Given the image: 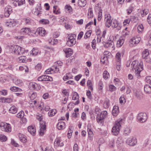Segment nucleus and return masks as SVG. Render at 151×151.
Segmentation results:
<instances>
[{
	"label": "nucleus",
	"instance_id": "1",
	"mask_svg": "<svg viewBox=\"0 0 151 151\" xmlns=\"http://www.w3.org/2000/svg\"><path fill=\"white\" fill-rule=\"evenodd\" d=\"M132 70H135V74L137 78L139 79L140 77V73L143 68V63L140 61L139 63L137 60L133 61L131 65Z\"/></svg>",
	"mask_w": 151,
	"mask_h": 151
},
{
	"label": "nucleus",
	"instance_id": "2",
	"mask_svg": "<svg viewBox=\"0 0 151 151\" xmlns=\"http://www.w3.org/2000/svg\"><path fill=\"white\" fill-rule=\"evenodd\" d=\"M0 128L3 131L9 132L11 131V127L10 124L4 122L0 123Z\"/></svg>",
	"mask_w": 151,
	"mask_h": 151
},
{
	"label": "nucleus",
	"instance_id": "3",
	"mask_svg": "<svg viewBox=\"0 0 151 151\" xmlns=\"http://www.w3.org/2000/svg\"><path fill=\"white\" fill-rule=\"evenodd\" d=\"M67 42V45L69 46H72L76 43V35L75 34H70L68 36Z\"/></svg>",
	"mask_w": 151,
	"mask_h": 151
},
{
	"label": "nucleus",
	"instance_id": "4",
	"mask_svg": "<svg viewBox=\"0 0 151 151\" xmlns=\"http://www.w3.org/2000/svg\"><path fill=\"white\" fill-rule=\"evenodd\" d=\"M141 40V38L140 37L135 36L133 37L130 41V46L132 47L136 45L140 42Z\"/></svg>",
	"mask_w": 151,
	"mask_h": 151
},
{
	"label": "nucleus",
	"instance_id": "5",
	"mask_svg": "<svg viewBox=\"0 0 151 151\" xmlns=\"http://www.w3.org/2000/svg\"><path fill=\"white\" fill-rule=\"evenodd\" d=\"M137 118L139 122L143 123L146 121L147 119V116L146 113L141 112L138 114Z\"/></svg>",
	"mask_w": 151,
	"mask_h": 151
},
{
	"label": "nucleus",
	"instance_id": "6",
	"mask_svg": "<svg viewBox=\"0 0 151 151\" xmlns=\"http://www.w3.org/2000/svg\"><path fill=\"white\" fill-rule=\"evenodd\" d=\"M120 126V124L118 122L113 127L111 131L114 135L116 136L119 133Z\"/></svg>",
	"mask_w": 151,
	"mask_h": 151
},
{
	"label": "nucleus",
	"instance_id": "7",
	"mask_svg": "<svg viewBox=\"0 0 151 151\" xmlns=\"http://www.w3.org/2000/svg\"><path fill=\"white\" fill-rule=\"evenodd\" d=\"M109 39L106 42H102V43L105 47L109 48L111 47L113 48L114 47V45L113 42L114 39L113 40H109Z\"/></svg>",
	"mask_w": 151,
	"mask_h": 151
},
{
	"label": "nucleus",
	"instance_id": "8",
	"mask_svg": "<svg viewBox=\"0 0 151 151\" xmlns=\"http://www.w3.org/2000/svg\"><path fill=\"white\" fill-rule=\"evenodd\" d=\"M64 145V144L62 142L60 137H57L54 142V146L56 148L58 147H62Z\"/></svg>",
	"mask_w": 151,
	"mask_h": 151
},
{
	"label": "nucleus",
	"instance_id": "9",
	"mask_svg": "<svg viewBox=\"0 0 151 151\" xmlns=\"http://www.w3.org/2000/svg\"><path fill=\"white\" fill-rule=\"evenodd\" d=\"M127 144L131 146H133L137 143L136 139L135 137L128 138L126 141Z\"/></svg>",
	"mask_w": 151,
	"mask_h": 151
},
{
	"label": "nucleus",
	"instance_id": "10",
	"mask_svg": "<svg viewBox=\"0 0 151 151\" xmlns=\"http://www.w3.org/2000/svg\"><path fill=\"white\" fill-rule=\"evenodd\" d=\"M4 16L6 17H8L12 12V7L9 6H7L4 9Z\"/></svg>",
	"mask_w": 151,
	"mask_h": 151
},
{
	"label": "nucleus",
	"instance_id": "11",
	"mask_svg": "<svg viewBox=\"0 0 151 151\" xmlns=\"http://www.w3.org/2000/svg\"><path fill=\"white\" fill-rule=\"evenodd\" d=\"M20 49H21V47L16 45H13L11 46L9 48V50L10 51H13L15 54H17L19 50H20Z\"/></svg>",
	"mask_w": 151,
	"mask_h": 151
},
{
	"label": "nucleus",
	"instance_id": "12",
	"mask_svg": "<svg viewBox=\"0 0 151 151\" xmlns=\"http://www.w3.org/2000/svg\"><path fill=\"white\" fill-rule=\"evenodd\" d=\"M105 18L106 19V26L108 27H109L111 25L112 21L111 20V17L109 14H106Z\"/></svg>",
	"mask_w": 151,
	"mask_h": 151
},
{
	"label": "nucleus",
	"instance_id": "13",
	"mask_svg": "<svg viewBox=\"0 0 151 151\" xmlns=\"http://www.w3.org/2000/svg\"><path fill=\"white\" fill-rule=\"evenodd\" d=\"M42 122H40V129L39 131V134L40 135L42 136L44 134V131L45 130L46 125L44 122L41 123Z\"/></svg>",
	"mask_w": 151,
	"mask_h": 151
},
{
	"label": "nucleus",
	"instance_id": "14",
	"mask_svg": "<svg viewBox=\"0 0 151 151\" xmlns=\"http://www.w3.org/2000/svg\"><path fill=\"white\" fill-rule=\"evenodd\" d=\"M112 27L116 28V29L118 30H119L121 29V26L119 24L118 22L115 20L112 21L111 25Z\"/></svg>",
	"mask_w": 151,
	"mask_h": 151
},
{
	"label": "nucleus",
	"instance_id": "15",
	"mask_svg": "<svg viewBox=\"0 0 151 151\" xmlns=\"http://www.w3.org/2000/svg\"><path fill=\"white\" fill-rule=\"evenodd\" d=\"M23 20L27 26L31 25L33 21L31 19L28 17L24 18Z\"/></svg>",
	"mask_w": 151,
	"mask_h": 151
},
{
	"label": "nucleus",
	"instance_id": "16",
	"mask_svg": "<svg viewBox=\"0 0 151 151\" xmlns=\"http://www.w3.org/2000/svg\"><path fill=\"white\" fill-rule=\"evenodd\" d=\"M37 32L40 35L42 36H45L46 33L45 29L42 27H40L37 29Z\"/></svg>",
	"mask_w": 151,
	"mask_h": 151
},
{
	"label": "nucleus",
	"instance_id": "17",
	"mask_svg": "<svg viewBox=\"0 0 151 151\" xmlns=\"http://www.w3.org/2000/svg\"><path fill=\"white\" fill-rule=\"evenodd\" d=\"M119 113V108L118 106H114L112 111V115L114 116H117Z\"/></svg>",
	"mask_w": 151,
	"mask_h": 151
},
{
	"label": "nucleus",
	"instance_id": "18",
	"mask_svg": "<svg viewBox=\"0 0 151 151\" xmlns=\"http://www.w3.org/2000/svg\"><path fill=\"white\" fill-rule=\"evenodd\" d=\"M28 132L32 135H34L36 133V130L35 128L32 126H29L27 128Z\"/></svg>",
	"mask_w": 151,
	"mask_h": 151
},
{
	"label": "nucleus",
	"instance_id": "19",
	"mask_svg": "<svg viewBox=\"0 0 151 151\" xmlns=\"http://www.w3.org/2000/svg\"><path fill=\"white\" fill-rule=\"evenodd\" d=\"M104 117L102 114H98L96 117V120L97 122L99 124H102L104 122Z\"/></svg>",
	"mask_w": 151,
	"mask_h": 151
},
{
	"label": "nucleus",
	"instance_id": "20",
	"mask_svg": "<svg viewBox=\"0 0 151 151\" xmlns=\"http://www.w3.org/2000/svg\"><path fill=\"white\" fill-rule=\"evenodd\" d=\"M30 32V29L29 28L25 27L21 30V32L23 35L29 34Z\"/></svg>",
	"mask_w": 151,
	"mask_h": 151
},
{
	"label": "nucleus",
	"instance_id": "21",
	"mask_svg": "<svg viewBox=\"0 0 151 151\" xmlns=\"http://www.w3.org/2000/svg\"><path fill=\"white\" fill-rule=\"evenodd\" d=\"M124 41V40L122 37L119 38L116 44V47H121L123 45Z\"/></svg>",
	"mask_w": 151,
	"mask_h": 151
},
{
	"label": "nucleus",
	"instance_id": "22",
	"mask_svg": "<svg viewBox=\"0 0 151 151\" xmlns=\"http://www.w3.org/2000/svg\"><path fill=\"white\" fill-rule=\"evenodd\" d=\"M144 89L146 93L147 94L151 93V87L150 85H145L144 86Z\"/></svg>",
	"mask_w": 151,
	"mask_h": 151
},
{
	"label": "nucleus",
	"instance_id": "23",
	"mask_svg": "<svg viewBox=\"0 0 151 151\" xmlns=\"http://www.w3.org/2000/svg\"><path fill=\"white\" fill-rule=\"evenodd\" d=\"M18 59L19 62L20 63H26L28 61V59L25 56H21Z\"/></svg>",
	"mask_w": 151,
	"mask_h": 151
},
{
	"label": "nucleus",
	"instance_id": "24",
	"mask_svg": "<svg viewBox=\"0 0 151 151\" xmlns=\"http://www.w3.org/2000/svg\"><path fill=\"white\" fill-rule=\"evenodd\" d=\"M65 123L63 122H61L58 123L57 124V126L58 129L61 130L65 128Z\"/></svg>",
	"mask_w": 151,
	"mask_h": 151
},
{
	"label": "nucleus",
	"instance_id": "25",
	"mask_svg": "<svg viewBox=\"0 0 151 151\" xmlns=\"http://www.w3.org/2000/svg\"><path fill=\"white\" fill-rule=\"evenodd\" d=\"M64 50L65 53L66 54L67 57H68V56H69L72 54V50L70 48L64 49Z\"/></svg>",
	"mask_w": 151,
	"mask_h": 151
},
{
	"label": "nucleus",
	"instance_id": "26",
	"mask_svg": "<svg viewBox=\"0 0 151 151\" xmlns=\"http://www.w3.org/2000/svg\"><path fill=\"white\" fill-rule=\"evenodd\" d=\"M17 108L15 106L13 105L9 109V112L12 114H14L17 112Z\"/></svg>",
	"mask_w": 151,
	"mask_h": 151
},
{
	"label": "nucleus",
	"instance_id": "27",
	"mask_svg": "<svg viewBox=\"0 0 151 151\" xmlns=\"http://www.w3.org/2000/svg\"><path fill=\"white\" fill-rule=\"evenodd\" d=\"M78 6L81 7H84L86 4V0H78Z\"/></svg>",
	"mask_w": 151,
	"mask_h": 151
},
{
	"label": "nucleus",
	"instance_id": "28",
	"mask_svg": "<svg viewBox=\"0 0 151 151\" xmlns=\"http://www.w3.org/2000/svg\"><path fill=\"white\" fill-rule=\"evenodd\" d=\"M60 68H61L59 67L58 66H56L55 65L52 66V68H51V70L52 71H54L55 73H57L59 71Z\"/></svg>",
	"mask_w": 151,
	"mask_h": 151
},
{
	"label": "nucleus",
	"instance_id": "29",
	"mask_svg": "<svg viewBox=\"0 0 151 151\" xmlns=\"http://www.w3.org/2000/svg\"><path fill=\"white\" fill-rule=\"evenodd\" d=\"M104 107L105 109L108 108L109 106V101L108 99H106L103 104Z\"/></svg>",
	"mask_w": 151,
	"mask_h": 151
},
{
	"label": "nucleus",
	"instance_id": "30",
	"mask_svg": "<svg viewBox=\"0 0 151 151\" xmlns=\"http://www.w3.org/2000/svg\"><path fill=\"white\" fill-rule=\"evenodd\" d=\"M65 9H67V11L70 14L73 13V9L69 5H66L65 6Z\"/></svg>",
	"mask_w": 151,
	"mask_h": 151
},
{
	"label": "nucleus",
	"instance_id": "31",
	"mask_svg": "<svg viewBox=\"0 0 151 151\" xmlns=\"http://www.w3.org/2000/svg\"><path fill=\"white\" fill-rule=\"evenodd\" d=\"M57 111L55 109H52L50 110L48 113V115L49 116H54L56 113Z\"/></svg>",
	"mask_w": 151,
	"mask_h": 151
},
{
	"label": "nucleus",
	"instance_id": "32",
	"mask_svg": "<svg viewBox=\"0 0 151 151\" xmlns=\"http://www.w3.org/2000/svg\"><path fill=\"white\" fill-rule=\"evenodd\" d=\"M10 90L14 92L18 91L20 92L22 91V90L21 88L16 86H13L11 87L10 88Z\"/></svg>",
	"mask_w": 151,
	"mask_h": 151
},
{
	"label": "nucleus",
	"instance_id": "33",
	"mask_svg": "<svg viewBox=\"0 0 151 151\" xmlns=\"http://www.w3.org/2000/svg\"><path fill=\"white\" fill-rule=\"evenodd\" d=\"M149 55V52L148 50H145L142 52V57L143 58H146L148 57Z\"/></svg>",
	"mask_w": 151,
	"mask_h": 151
},
{
	"label": "nucleus",
	"instance_id": "34",
	"mask_svg": "<svg viewBox=\"0 0 151 151\" xmlns=\"http://www.w3.org/2000/svg\"><path fill=\"white\" fill-rule=\"evenodd\" d=\"M123 141L122 138L121 137H118L116 141V144L118 147L122 145L123 143Z\"/></svg>",
	"mask_w": 151,
	"mask_h": 151
},
{
	"label": "nucleus",
	"instance_id": "35",
	"mask_svg": "<svg viewBox=\"0 0 151 151\" xmlns=\"http://www.w3.org/2000/svg\"><path fill=\"white\" fill-rule=\"evenodd\" d=\"M149 12V10L148 9H145L143 10L141 12V15L142 17H144Z\"/></svg>",
	"mask_w": 151,
	"mask_h": 151
},
{
	"label": "nucleus",
	"instance_id": "36",
	"mask_svg": "<svg viewBox=\"0 0 151 151\" xmlns=\"http://www.w3.org/2000/svg\"><path fill=\"white\" fill-rule=\"evenodd\" d=\"M91 8H90L88 9V18H91L93 17V13L92 10H91Z\"/></svg>",
	"mask_w": 151,
	"mask_h": 151
},
{
	"label": "nucleus",
	"instance_id": "37",
	"mask_svg": "<svg viewBox=\"0 0 151 151\" xmlns=\"http://www.w3.org/2000/svg\"><path fill=\"white\" fill-rule=\"evenodd\" d=\"M108 58V56L105 55L103 56L101 58V62H102V63L104 64L105 63V61L107 60Z\"/></svg>",
	"mask_w": 151,
	"mask_h": 151
},
{
	"label": "nucleus",
	"instance_id": "38",
	"mask_svg": "<svg viewBox=\"0 0 151 151\" xmlns=\"http://www.w3.org/2000/svg\"><path fill=\"white\" fill-rule=\"evenodd\" d=\"M120 103L121 104H124L126 101L124 96H122L120 97L119 99Z\"/></svg>",
	"mask_w": 151,
	"mask_h": 151
},
{
	"label": "nucleus",
	"instance_id": "39",
	"mask_svg": "<svg viewBox=\"0 0 151 151\" xmlns=\"http://www.w3.org/2000/svg\"><path fill=\"white\" fill-rule=\"evenodd\" d=\"M137 17L134 16H131L130 18V21L134 23L136 22L137 20Z\"/></svg>",
	"mask_w": 151,
	"mask_h": 151
},
{
	"label": "nucleus",
	"instance_id": "40",
	"mask_svg": "<svg viewBox=\"0 0 151 151\" xmlns=\"http://www.w3.org/2000/svg\"><path fill=\"white\" fill-rule=\"evenodd\" d=\"M32 89H36L37 90H39L41 88L40 86H38L37 84L35 83L32 84Z\"/></svg>",
	"mask_w": 151,
	"mask_h": 151
},
{
	"label": "nucleus",
	"instance_id": "41",
	"mask_svg": "<svg viewBox=\"0 0 151 151\" xmlns=\"http://www.w3.org/2000/svg\"><path fill=\"white\" fill-rule=\"evenodd\" d=\"M49 41L50 43L52 45L56 44L58 43V40L55 39H49Z\"/></svg>",
	"mask_w": 151,
	"mask_h": 151
},
{
	"label": "nucleus",
	"instance_id": "42",
	"mask_svg": "<svg viewBox=\"0 0 151 151\" xmlns=\"http://www.w3.org/2000/svg\"><path fill=\"white\" fill-rule=\"evenodd\" d=\"M44 81H51L52 80V78L46 75H44Z\"/></svg>",
	"mask_w": 151,
	"mask_h": 151
},
{
	"label": "nucleus",
	"instance_id": "43",
	"mask_svg": "<svg viewBox=\"0 0 151 151\" xmlns=\"http://www.w3.org/2000/svg\"><path fill=\"white\" fill-rule=\"evenodd\" d=\"M19 140L22 142L25 143L26 142L27 140L25 137H22V135L21 134H20L19 136Z\"/></svg>",
	"mask_w": 151,
	"mask_h": 151
},
{
	"label": "nucleus",
	"instance_id": "44",
	"mask_svg": "<svg viewBox=\"0 0 151 151\" xmlns=\"http://www.w3.org/2000/svg\"><path fill=\"white\" fill-rule=\"evenodd\" d=\"M87 127L88 135L93 136V133L91 129L90 126H88V125L87 126Z\"/></svg>",
	"mask_w": 151,
	"mask_h": 151
},
{
	"label": "nucleus",
	"instance_id": "45",
	"mask_svg": "<svg viewBox=\"0 0 151 151\" xmlns=\"http://www.w3.org/2000/svg\"><path fill=\"white\" fill-rule=\"evenodd\" d=\"M87 86L88 87V88L91 91L93 90V88L92 87V85L91 82V80H88L87 82Z\"/></svg>",
	"mask_w": 151,
	"mask_h": 151
},
{
	"label": "nucleus",
	"instance_id": "46",
	"mask_svg": "<svg viewBox=\"0 0 151 151\" xmlns=\"http://www.w3.org/2000/svg\"><path fill=\"white\" fill-rule=\"evenodd\" d=\"M7 139L6 136L3 134H0V141L1 142L6 141Z\"/></svg>",
	"mask_w": 151,
	"mask_h": 151
},
{
	"label": "nucleus",
	"instance_id": "47",
	"mask_svg": "<svg viewBox=\"0 0 151 151\" xmlns=\"http://www.w3.org/2000/svg\"><path fill=\"white\" fill-rule=\"evenodd\" d=\"M40 22L42 24H47L49 23V21L47 19H42L40 20Z\"/></svg>",
	"mask_w": 151,
	"mask_h": 151
},
{
	"label": "nucleus",
	"instance_id": "48",
	"mask_svg": "<svg viewBox=\"0 0 151 151\" xmlns=\"http://www.w3.org/2000/svg\"><path fill=\"white\" fill-rule=\"evenodd\" d=\"M103 78L104 79H106L109 76V73L107 71H104L103 74Z\"/></svg>",
	"mask_w": 151,
	"mask_h": 151
},
{
	"label": "nucleus",
	"instance_id": "49",
	"mask_svg": "<svg viewBox=\"0 0 151 151\" xmlns=\"http://www.w3.org/2000/svg\"><path fill=\"white\" fill-rule=\"evenodd\" d=\"M91 33V31L89 30L84 35V38L85 39H87L90 37Z\"/></svg>",
	"mask_w": 151,
	"mask_h": 151
},
{
	"label": "nucleus",
	"instance_id": "50",
	"mask_svg": "<svg viewBox=\"0 0 151 151\" xmlns=\"http://www.w3.org/2000/svg\"><path fill=\"white\" fill-rule=\"evenodd\" d=\"M131 130L129 127H127L125 129L124 132V134L126 135H128L131 132Z\"/></svg>",
	"mask_w": 151,
	"mask_h": 151
},
{
	"label": "nucleus",
	"instance_id": "51",
	"mask_svg": "<svg viewBox=\"0 0 151 151\" xmlns=\"http://www.w3.org/2000/svg\"><path fill=\"white\" fill-rule=\"evenodd\" d=\"M121 54L118 52L116 53V58L117 62H120L121 61Z\"/></svg>",
	"mask_w": 151,
	"mask_h": 151
},
{
	"label": "nucleus",
	"instance_id": "52",
	"mask_svg": "<svg viewBox=\"0 0 151 151\" xmlns=\"http://www.w3.org/2000/svg\"><path fill=\"white\" fill-rule=\"evenodd\" d=\"M32 52L31 53V54L34 56L36 55L38 53V51L37 50L34 48H33L32 50Z\"/></svg>",
	"mask_w": 151,
	"mask_h": 151
},
{
	"label": "nucleus",
	"instance_id": "53",
	"mask_svg": "<svg viewBox=\"0 0 151 151\" xmlns=\"http://www.w3.org/2000/svg\"><path fill=\"white\" fill-rule=\"evenodd\" d=\"M25 50L24 48H22L21 49H20V50H19V51L18 52V53L17 55H23L24 53Z\"/></svg>",
	"mask_w": 151,
	"mask_h": 151
},
{
	"label": "nucleus",
	"instance_id": "54",
	"mask_svg": "<svg viewBox=\"0 0 151 151\" xmlns=\"http://www.w3.org/2000/svg\"><path fill=\"white\" fill-rule=\"evenodd\" d=\"M24 115V113L23 111H21L17 115V117L18 118H21L22 116L23 117Z\"/></svg>",
	"mask_w": 151,
	"mask_h": 151
},
{
	"label": "nucleus",
	"instance_id": "55",
	"mask_svg": "<svg viewBox=\"0 0 151 151\" xmlns=\"http://www.w3.org/2000/svg\"><path fill=\"white\" fill-rule=\"evenodd\" d=\"M86 95L87 96L88 98L90 100H91L92 99V97L91 96V92L89 90L87 91L86 92Z\"/></svg>",
	"mask_w": 151,
	"mask_h": 151
},
{
	"label": "nucleus",
	"instance_id": "56",
	"mask_svg": "<svg viewBox=\"0 0 151 151\" xmlns=\"http://www.w3.org/2000/svg\"><path fill=\"white\" fill-rule=\"evenodd\" d=\"M63 63L61 61H58L55 63V65L56 66H58L60 68H61V66H62Z\"/></svg>",
	"mask_w": 151,
	"mask_h": 151
},
{
	"label": "nucleus",
	"instance_id": "57",
	"mask_svg": "<svg viewBox=\"0 0 151 151\" xmlns=\"http://www.w3.org/2000/svg\"><path fill=\"white\" fill-rule=\"evenodd\" d=\"M145 81L147 83H150L151 82V76H148L146 77Z\"/></svg>",
	"mask_w": 151,
	"mask_h": 151
},
{
	"label": "nucleus",
	"instance_id": "58",
	"mask_svg": "<svg viewBox=\"0 0 151 151\" xmlns=\"http://www.w3.org/2000/svg\"><path fill=\"white\" fill-rule=\"evenodd\" d=\"M11 144L14 146L16 147H18L19 146V145L13 139H12L11 140Z\"/></svg>",
	"mask_w": 151,
	"mask_h": 151
},
{
	"label": "nucleus",
	"instance_id": "59",
	"mask_svg": "<svg viewBox=\"0 0 151 151\" xmlns=\"http://www.w3.org/2000/svg\"><path fill=\"white\" fill-rule=\"evenodd\" d=\"M17 2L18 6H20L25 4V0H19Z\"/></svg>",
	"mask_w": 151,
	"mask_h": 151
},
{
	"label": "nucleus",
	"instance_id": "60",
	"mask_svg": "<svg viewBox=\"0 0 151 151\" xmlns=\"http://www.w3.org/2000/svg\"><path fill=\"white\" fill-rule=\"evenodd\" d=\"M143 25L142 24L139 25L137 27L138 30L140 32L143 31Z\"/></svg>",
	"mask_w": 151,
	"mask_h": 151
},
{
	"label": "nucleus",
	"instance_id": "61",
	"mask_svg": "<svg viewBox=\"0 0 151 151\" xmlns=\"http://www.w3.org/2000/svg\"><path fill=\"white\" fill-rule=\"evenodd\" d=\"M37 96V94L36 93H33L30 97V99L32 100H33L35 99Z\"/></svg>",
	"mask_w": 151,
	"mask_h": 151
},
{
	"label": "nucleus",
	"instance_id": "62",
	"mask_svg": "<svg viewBox=\"0 0 151 151\" xmlns=\"http://www.w3.org/2000/svg\"><path fill=\"white\" fill-rule=\"evenodd\" d=\"M116 69L118 70H120L121 69L120 62H117L116 63Z\"/></svg>",
	"mask_w": 151,
	"mask_h": 151
},
{
	"label": "nucleus",
	"instance_id": "63",
	"mask_svg": "<svg viewBox=\"0 0 151 151\" xmlns=\"http://www.w3.org/2000/svg\"><path fill=\"white\" fill-rule=\"evenodd\" d=\"M147 20L149 24L150 25H151V14H149L148 17L147 18Z\"/></svg>",
	"mask_w": 151,
	"mask_h": 151
},
{
	"label": "nucleus",
	"instance_id": "64",
	"mask_svg": "<svg viewBox=\"0 0 151 151\" xmlns=\"http://www.w3.org/2000/svg\"><path fill=\"white\" fill-rule=\"evenodd\" d=\"M43 151H54V149L51 147L49 148L48 147H46L45 148L44 151L43 150Z\"/></svg>",
	"mask_w": 151,
	"mask_h": 151
}]
</instances>
